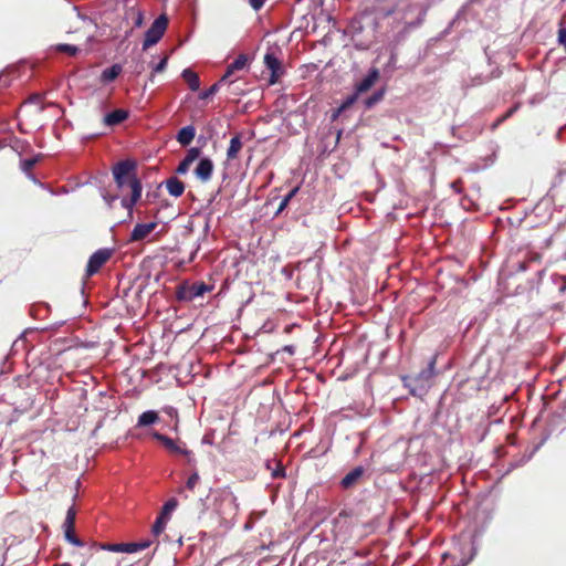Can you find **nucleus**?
<instances>
[{"mask_svg":"<svg viewBox=\"0 0 566 566\" xmlns=\"http://www.w3.org/2000/svg\"><path fill=\"white\" fill-rule=\"evenodd\" d=\"M38 163V158H29L21 161V169L25 174H30L35 164Z\"/></svg>","mask_w":566,"mask_h":566,"instance_id":"nucleus-33","label":"nucleus"},{"mask_svg":"<svg viewBox=\"0 0 566 566\" xmlns=\"http://www.w3.org/2000/svg\"><path fill=\"white\" fill-rule=\"evenodd\" d=\"M364 469L361 467H357L348 472L340 481L343 488L348 489L353 486L359 478L363 475Z\"/></svg>","mask_w":566,"mask_h":566,"instance_id":"nucleus-13","label":"nucleus"},{"mask_svg":"<svg viewBox=\"0 0 566 566\" xmlns=\"http://www.w3.org/2000/svg\"><path fill=\"white\" fill-rule=\"evenodd\" d=\"M298 187L293 188L281 201L277 211L275 212V216L280 214L289 205L291 199L297 193Z\"/></svg>","mask_w":566,"mask_h":566,"instance_id":"nucleus-25","label":"nucleus"},{"mask_svg":"<svg viewBox=\"0 0 566 566\" xmlns=\"http://www.w3.org/2000/svg\"><path fill=\"white\" fill-rule=\"evenodd\" d=\"M178 502L175 497L169 499L163 506L161 515L169 518L170 513L177 507Z\"/></svg>","mask_w":566,"mask_h":566,"instance_id":"nucleus-27","label":"nucleus"},{"mask_svg":"<svg viewBox=\"0 0 566 566\" xmlns=\"http://www.w3.org/2000/svg\"><path fill=\"white\" fill-rule=\"evenodd\" d=\"M136 546H137V552L143 551L150 546V542L149 541L138 542V543H136Z\"/></svg>","mask_w":566,"mask_h":566,"instance_id":"nucleus-43","label":"nucleus"},{"mask_svg":"<svg viewBox=\"0 0 566 566\" xmlns=\"http://www.w3.org/2000/svg\"><path fill=\"white\" fill-rule=\"evenodd\" d=\"M153 438L161 442L169 452L186 455L188 457V462H191V452L185 448L179 447L171 438L159 432H154Z\"/></svg>","mask_w":566,"mask_h":566,"instance_id":"nucleus-5","label":"nucleus"},{"mask_svg":"<svg viewBox=\"0 0 566 566\" xmlns=\"http://www.w3.org/2000/svg\"><path fill=\"white\" fill-rule=\"evenodd\" d=\"M135 164L129 160L119 161L113 168V175L117 188L123 192L128 189L130 197H124L122 199V206L128 210L129 213L133 211V207L139 200L142 196V182L134 174Z\"/></svg>","mask_w":566,"mask_h":566,"instance_id":"nucleus-1","label":"nucleus"},{"mask_svg":"<svg viewBox=\"0 0 566 566\" xmlns=\"http://www.w3.org/2000/svg\"><path fill=\"white\" fill-rule=\"evenodd\" d=\"M168 520H169L168 517L159 514V516L156 518V521L153 525V528H151V532L155 536H158L159 534H161L164 532Z\"/></svg>","mask_w":566,"mask_h":566,"instance_id":"nucleus-22","label":"nucleus"},{"mask_svg":"<svg viewBox=\"0 0 566 566\" xmlns=\"http://www.w3.org/2000/svg\"><path fill=\"white\" fill-rule=\"evenodd\" d=\"M98 547L108 552L122 553V543L120 544H99Z\"/></svg>","mask_w":566,"mask_h":566,"instance_id":"nucleus-38","label":"nucleus"},{"mask_svg":"<svg viewBox=\"0 0 566 566\" xmlns=\"http://www.w3.org/2000/svg\"><path fill=\"white\" fill-rule=\"evenodd\" d=\"M272 476H273L274 479H277V478H284V476H285V471H284V469H283V468H280V469H277V470L273 471Z\"/></svg>","mask_w":566,"mask_h":566,"instance_id":"nucleus-44","label":"nucleus"},{"mask_svg":"<svg viewBox=\"0 0 566 566\" xmlns=\"http://www.w3.org/2000/svg\"><path fill=\"white\" fill-rule=\"evenodd\" d=\"M220 500L221 502L229 503V505H231L234 511H238V499L229 486H226L220 491Z\"/></svg>","mask_w":566,"mask_h":566,"instance_id":"nucleus-17","label":"nucleus"},{"mask_svg":"<svg viewBox=\"0 0 566 566\" xmlns=\"http://www.w3.org/2000/svg\"><path fill=\"white\" fill-rule=\"evenodd\" d=\"M182 78L188 84L189 88L193 92L198 91L200 87V78L199 75L192 71L191 69H185L181 74Z\"/></svg>","mask_w":566,"mask_h":566,"instance_id":"nucleus-14","label":"nucleus"},{"mask_svg":"<svg viewBox=\"0 0 566 566\" xmlns=\"http://www.w3.org/2000/svg\"><path fill=\"white\" fill-rule=\"evenodd\" d=\"M200 481V476L198 474V472H193L187 480L186 482V488L189 490V491H193L196 485L199 483Z\"/></svg>","mask_w":566,"mask_h":566,"instance_id":"nucleus-34","label":"nucleus"},{"mask_svg":"<svg viewBox=\"0 0 566 566\" xmlns=\"http://www.w3.org/2000/svg\"><path fill=\"white\" fill-rule=\"evenodd\" d=\"M558 41L566 50V29H560L558 32Z\"/></svg>","mask_w":566,"mask_h":566,"instance_id":"nucleus-42","label":"nucleus"},{"mask_svg":"<svg viewBox=\"0 0 566 566\" xmlns=\"http://www.w3.org/2000/svg\"><path fill=\"white\" fill-rule=\"evenodd\" d=\"M512 114V111L507 112L504 118L509 117Z\"/></svg>","mask_w":566,"mask_h":566,"instance_id":"nucleus-47","label":"nucleus"},{"mask_svg":"<svg viewBox=\"0 0 566 566\" xmlns=\"http://www.w3.org/2000/svg\"><path fill=\"white\" fill-rule=\"evenodd\" d=\"M196 136V128L191 125L182 127L177 134V140L182 146H188Z\"/></svg>","mask_w":566,"mask_h":566,"instance_id":"nucleus-12","label":"nucleus"},{"mask_svg":"<svg viewBox=\"0 0 566 566\" xmlns=\"http://www.w3.org/2000/svg\"><path fill=\"white\" fill-rule=\"evenodd\" d=\"M166 189L172 197H180L185 191V184L177 177H170L166 180Z\"/></svg>","mask_w":566,"mask_h":566,"instance_id":"nucleus-11","label":"nucleus"},{"mask_svg":"<svg viewBox=\"0 0 566 566\" xmlns=\"http://www.w3.org/2000/svg\"><path fill=\"white\" fill-rule=\"evenodd\" d=\"M93 566H119V562L108 555H97L94 557Z\"/></svg>","mask_w":566,"mask_h":566,"instance_id":"nucleus-20","label":"nucleus"},{"mask_svg":"<svg viewBox=\"0 0 566 566\" xmlns=\"http://www.w3.org/2000/svg\"><path fill=\"white\" fill-rule=\"evenodd\" d=\"M343 112H338V108H336L332 114V119L335 120Z\"/></svg>","mask_w":566,"mask_h":566,"instance_id":"nucleus-46","label":"nucleus"},{"mask_svg":"<svg viewBox=\"0 0 566 566\" xmlns=\"http://www.w3.org/2000/svg\"><path fill=\"white\" fill-rule=\"evenodd\" d=\"M436 366V357H432L431 360L428 364V367L423 370H421L417 377L415 378L416 381H422L428 382L436 374L434 371Z\"/></svg>","mask_w":566,"mask_h":566,"instance_id":"nucleus-16","label":"nucleus"},{"mask_svg":"<svg viewBox=\"0 0 566 566\" xmlns=\"http://www.w3.org/2000/svg\"><path fill=\"white\" fill-rule=\"evenodd\" d=\"M191 163L186 160L185 158L179 163L177 167L178 174H186L190 167Z\"/></svg>","mask_w":566,"mask_h":566,"instance_id":"nucleus-40","label":"nucleus"},{"mask_svg":"<svg viewBox=\"0 0 566 566\" xmlns=\"http://www.w3.org/2000/svg\"><path fill=\"white\" fill-rule=\"evenodd\" d=\"M81 566H86L85 563H82Z\"/></svg>","mask_w":566,"mask_h":566,"instance_id":"nucleus-48","label":"nucleus"},{"mask_svg":"<svg viewBox=\"0 0 566 566\" xmlns=\"http://www.w3.org/2000/svg\"><path fill=\"white\" fill-rule=\"evenodd\" d=\"M264 64L271 71L270 83L274 84L282 74L281 62L273 53H266Z\"/></svg>","mask_w":566,"mask_h":566,"instance_id":"nucleus-7","label":"nucleus"},{"mask_svg":"<svg viewBox=\"0 0 566 566\" xmlns=\"http://www.w3.org/2000/svg\"><path fill=\"white\" fill-rule=\"evenodd\" d=\"M156 222L137 223L130 233V241L134 242L144 240L156 229Z\"/></svg>","mask_w":566,"mask_h":566,"instance_id":"nucleus-9","label":"nucleus"},{"mask_svg":"<svg viewBox=\"0 0 566 566\" xmlns=\"http://www.w3.org/2000/svg\"><path fill=\"white\" fill-rule=\"evenodd\" d=\"M168 63V56L166 55L164 59L160 60V62L154 66L153 74L163 72Z\"/></svg>","mask_w":566,"mask_h":566,"instance_id":"nucleus-39","label":"nucleus"},{"mask_svg":"<svg viewBox=\"0 0 566 566\" xmlns=\"http://www.w3.org/2000/svg\"><path fill=\"white\" fill-rule=\"evenodd\" d=\"M357 97H358V93H354L353 95L348 96L338 107V112H345L346 109H348L356 101H357Z\"/></svg>","mask_w":566,"mask_h":566,"instance_id":"nucleus-31","label":"nucleus"},{"mask_svg":"<svg viewBox=\"0 0 566 566\" xmlns=\"http://www.w3.org/2000/svg\"><path fill=\"white\" fill-rule=\"evenodd\" d=\"M132 13L134 14V27L140 28L144 23V14L142 11L136 10L133 8Z\"/></svg>","mask_w":566,"mask_h":566,"instance_id":"nucleus-36","label":"nucleus"},{"mask_svg":"<svg viewBox=\"0 0 566 566\" xmlns=\"http://www.w3.org/2000/svg\"><path fill=\"white\" fill-rule=\"evenodd\" d=\"M235 73V71L230 66V64L228 65L227 70H226V73L222 75V77L219 80V82L221 84L223 83H233L234 80H231V76Z\"/></svg>","mask_w":566,"mask_h":566,"instance_id":"nucleus-35","label":"nucleus"},{"mask_svg":"<svg viewBox=\"0 0 566 566\" xmlns=\"http://www.w3.org/2000/svg\"><path fill=\"white\" fill-rule=\"evenodd\" d=\"M75 518H76V511L73 506H71L66 512V516H65L63 526H69V527L75 526Z\"/></svg>","mask_w":566,"mask_h":566,"instance_id":"nucleus-30","label":"nucleus"},{"mask_svg":"<svg viewBox=\"0 0 566 566\" xmlns=\"http://www.w3.org/2000/svg\"><path fill=\"white\" fill-rule=\"evenodd\" d=\"M64 527V536L65 539L75 546H83L84 543L82 539H80L75 534V526H63Z\"/></svg>","mask_w":566,"mask_h":566,"instance_id":"nucleus-21","label":"nucleus"},{"mask_svg":"<svg viewBox=\"0 0 566 566\" xmlns=\"http://www.w3.org/2000/svg\"><path fill=\"white\" fill-rule=\"evenodd\" d=\"M379 76L380 74L378 69H370L368 74L359 83L356 84V93L361 94L369 91L371 86L379 80Z\"/></svg>","mask_w":566,"mask_h":566,"instance_id":"nucleus-6","label":"nucleus"},{"mask_svg":"<svg viewBox=\"0 0 566 566\" xmlns=\"http://www.w3.org/2000/svg\"><path fill=\"white\" fill-rule=\"evenodd\" d=\"M114 253L113 249L103 248L95 251L88 259L86 264V276H92L96 274L102 266L112 258Z\"/></svg>","mask_w":566,"mask_h":566,"instance_id":"nucleus-4","label":"nucleus"},{"mask_svg":"<svg viewBox=\"0 0 566 566\" xmlns=\"http://www.w3.org/2000/svg\"><path fill=\"white\" fill-rule=\"evenodd\" d=\"M211 290L212 286H209L203 282H184L177 286L176 297L180 302H191L196 297L202 296L206 292Z\"/></svg>","mask_w":566,"mask_h":566,"instance_id":"nucleus-2","label":"nucleus"},{"mask_svg":"<svg viewBox=\"0 0 566 566\" xmlns=\"http://www.w3.org/2000/svg\"><path fill=\"white\" fill-rule=\"evenodd\" d=\"M221 85H222V84H221L219 81H218V82H216V83H214V84H212L208 90L200 92V94H199V98H200V99H207V98H209L210 96L214 95V94L219 91V88H220V86H221Z\"/></svg>","mask_w":566,"mask_h":566,"instance_id":"nucleus-28","label":"nucleus"},{"mask_svg":"<svg viewBox=\"0 0 566 566\" xmlns=\"http://www.w3.org/2000/svg\"><path fill=\"white\" fill-rule=\"evenodd\" d=\"M241 149H242L241 136L240 135H235L230 140V145H229L228 150H227V158L229 160L235 159L238 157V155H239Z\"/></svg>","mask_w":566,"mask_h":566,"instance_id":"nucleus-15","label":"nucleus"},{"mask_svg":"<svg viewBox=\"0 0 566 566\" xmlns=\"http://www.w3.org/2000/svg\"><path fill=\"white\" fill-rule=\"evenodd\" d=\"M56 50L59 52L67 53L71 56L75 55L78 51V49L75 45L71 44H59L56 45Z\"/></svg>","mask_w":566,"mask_h":566,"instance_id":"nucleus-32","label":"nucleus"},{"mask_svg":"<svg viewBox=\"0 0 566 566\" xmlns=\"http://www.w3.org/2000/svg\"><path fill=\"white\" fill-rule=\"evenodd\" d=\"M120 72H122V66L119 64H114L111 67L105 69L102 72L101 80L104 83L113 82L114 80L117 78V76L120 74Z\"/></svg>","mask_w":566,"mask_h":566,"instance_id":"nucleus-19","label":"nucleus"},{"mask_svg":"<svg viewBox=\"0 0 566 566\" xmlns=\"http://www.w3.org/2000/svg\"><path fill=\"white\" fill-rule=\"evenodd\" d=\"M248 56L245 54H239L238 57L230 64V66L237 72L243 70L248 64Z\"/></svg>","mask_w":566,"mask_h":566,"instance_id":"nucleus-24","label":"nucleus"},{"mask_svg":"<svg viewBox=\"0 0 566 566\" xmlns=\"http://www.w3.org/2000/svg\"><path fill=\"white\" fill-rule=\"evenodd\" d=\"M385 91L379 90L375 92L373 95H370L368 98L365 99V106L366 108H371L377 103H379L384 98Z\"/></svg>","mask_w":566,"mask_h":566,"instance_id":"nucleus-23","label":"nucleus"},{"mask_svg":"<svg viewBox=\"0 0 566 566\" xmlns=\"http://www.w3.org/2000/svg\"><path fill=\"white\" fill-rule=\"evenodd\" d=\"M75 518H76V511L73 506H71L66 512V516H65L63 526H69V527L75 526Z\"/></svg>","mask_w":566,"mask_h":566,"instance_id":"nucleus-29","label":"nucleus"},{"mask_svg":"<svg viewBox=\"0 0 566 566\" xmlns=\"http://www.w3.org/2000/svg\"><path fill=\"white\" fill-rule=\"evenodd\" d=\"M199 156H200V149L197 147H193L187 151L185 159L192 164Z\"/></svg>","mask_w":566,"mask_h":566,"instance_id":"nucleus-37","label":"nucleus"},{"mask_svg":"<svg viewBox=\"0 0 566 566\" xmlns=\"http://www.w3.org/2000/svg\"><path fill=\"white\" fill-rule=\"evenodd\" d=\"M168 27V18L167 15L160 14L150 25L145 34V39L143 42V50H147L148 48L155 45L160 41L164 36Z\"/></svg>","mask_w":566,"mask_h":566,"instance_id":"nucleus-3","label":"nucleus"},{"mask_svg":"<svg viewBox=\"0 0 566 566\" xmlns=\"http://www.w3.org/2000/svg\"><path fill=\"white\" fill-rule=\"evenodd\" d=\"M24 104H34V105H36L39 113H41L44 109L43 97L39 93L32 94L31 96H29V98L24 102Z\"/></svg>","mask_w":566,"mask_h":566,"instance_id":"nucleus-26","label":"nucleus"},{"mask_svg":"<svg viewBox=\"0 0 566 566\" xmlns=\"http://www.w3.org/2000/svg\"><path fill=\"white\" fill-rule=\"evenodd\" d=\"M159 420L158 413L153 410L143 412L138 417L137 427H146L156 423Z\"/></svg>","mask_w":566,"mask_h":566,"instance_id":"nucleus-18","label":"nucleus"},{"mask_svg":"<svg viewBox=\"0 0 566 566\" xmlns=\"http://www.w3.org/2000/svg\"><path fill=\"white\" fill-rule=\"evenodd\" d=\"M250 3L255 11H259L262 8V6L264 4V2H250Z\"/></svg>","mask_w":566,"mask_h":566,"instance_id":"nucleus-45","label":"nucleus"},{"mask_svg":"<svg viewBox=\"0 0 566 566\" xmlns=\"http://www.w3.org/2000/svg\"><path fill=\"white\" fill-rule=\"evenodd\" d=\"M137 552L136 543H122V553Z\"/></svg>","mask_w":566,"mask_h":566,"instance_id":"nucleus-41","label":"nucleus"},{"mask_svg":"<svg viewBox=\"0 0 566 566\" xmlns=\"http://www.w3.org/2000/svg\"><path fill=\"white\" fill-rule=\"evenodd\" d=\"M128 112L122 108L115 109L106 114L103 118V123L106 126H116L128 118Z\"/></svg>","mask_w":566,"mask_h":566,"instance_id":"nucleus-10","label":"nucleus"},{"mask_svg":"<svg viewBox=\"0 0 566 566\" xmlns=\"http://www.w3.org/2000/svg\"><path fill=\"white\" fill-rule=\"evenodd\" d=\"M213 172V163L210 158L200 159L198 166L196 167L195 174L198 179L202 182H207L211 179Z\"/></svg>","mask_w":566,"mask_h":566,"instance_id":"nucleus-8","label":"nucleus"}]
</instances>
